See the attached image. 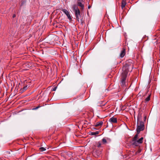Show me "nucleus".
<instances>
[{
    "instance_id": "nucleus-1",
    "label": "nucleus",
    "mask_w": 160,
    "mask_h": 160,
    "mask_svg": "<svg viewBox=\"0 0 160 160\" xmlns=\"http://www.w3.org/2000/svg\"><path fill=\"white\" fill-rule=\"evenodd\" d=\"M133 68L132 63L126 62L122 68V72L121 75L120 84L121 86L124 87L126 86V78L128 72L131 71Z\"/></svg>"
},
{
    "instance_id": "nucleus-2",
    "label": "nucleus",
    "mask_w": 160,
    "mask_h": 160,
    "mask_svg": "<svg viewBox=\"0 0 160 160\" xmlns=\"http://www.w3.org/2000/svg\"><path fill=\"white\" fill-rule=\"evenodd\" d=\"M145 128L144 123L142 121L137 122V133L139 134L141 131H143Z\"/></svg>"
},
{
    "instance_id": "nucleus-3",
    "label": "nucleus",
    "mask_w": 160,
    "mask_h": 160,
    "mask_svg": "<svg viewBox=\"0 0 160 160\" xmlns=\"http://www.w3.org/2000/svg\"><path fill=\"white\" fill-rule=\"evenodd\" d=\"M72 8L74 12L76 19L78 22H79V20L78 15H80L81 13L80 10L78 8V6L75 5H73Z\"/></svg>"
},
{
    "instance_id": "nucleus-4",
    "label": "nucleus",
    "mask_w": 160,
    "mask_h": 160,
    "mask_svg": "<svg viewBox=\"0 0 160 160\" xmlns=\"http://www.w3.org/2000/svg\"><path fill=\"white\" fill-rule=\"evenodd\" d=\"M143 139V138L141 137L138 140H137L134 142H132V145H134L135 146H138L139 144L142 143V142Z\"/></svg>"
},
{
    "instance_id": "nucleus-5",
    "label": "nucleus",
    "mask_w": 160,
    "mask_h": 160,
    "mask_svg": "<svg viewBox=\"0 0 160 160\" xmlns=\"http://www.w3.org/2000/svg\"><path fill=\"white\" fill-rule=\"evenodd\" d=\"M138 113L137 117V122H140V121H142V115L143 113L142 110L140 109L138 110Z\"/></svg>"
},
{
    "instance_id": "nucleus-6",
    "label": "nucleus",
    "mask_w": 160,
    "mask_h": 160,
    "mask_svg": "<svg viewBox=\"0 0 160 160\" xmlns=\"http://www.w3.org/2000/svg\"><path fill=\"white\" fill-rule=\"evenodd\" d=\"M101 153L100 152L96 150H94L92 152L93 156L96 158L100 157Z\"/></svg>"
},
{
    "instance_id": "nucleus-7",
    "label": "nucleus",
    "mask_w": 160,
    "mask_h": 160,
    "mask_svg": "<svg viewBox=\"0 0 160 160\" xmlns=\"http://www.w3.org/2000/svg\"><path fill=\"white\" fill-rule=\"evenodd\" d=\"M84 0H78L77 5L81 7L82 9H84Z\"/></svg>"
},
{
    "instance_id": "nucleus-8",
    "label": "nucleus",
    "mask_w": 160,
    "mask_h": 160,
    "mask_svg": "<svg viewBox=\"0 0 160 160\" xmlns=\"http://www.w3.org/2000/svg\"><path fill=\"white\" fill-rule=\"evenodd\" d=\"M62 11L65 14L68 18L70 20H72V18L68 11L65 8H62Z\"/></svg>"
},
{
    "instance_id": "nucleus-9",
    "label": "nucleus",
    "mask_w": 160,
    "mask_h": 160,
    "mask_svg": "<svg viewBox=\"0 0 160 160\" xmlns=\"http://www.w3.org/2000/svg\"><path fill=\"white\" fill-rule=\"evenodd\" d=\"M148 90H147L145 94H144L143 96L142 95V94H143L142 92V91H140L137 95L138 98H140V99L142 98L143 97H144L145 96H146L147 93H148Z\"/></svg>"
},
{
    "instance_id": "nucleus-10",
    "label": "nucleus",
    "mask_w": 160,
    "mask_h": 160,
    "mask_svg": "<svg viewBox=\"0 0 160 160\" xmlns=\"http://www.w3.org/2000/svg\"><path fill=\"white\" fill-rule=\"evenodd\" d=\"M138 133H137V134L135 135L134 137L133 138L132 140L130 141V143L132 145V142H134L136 141L137 140L138 138Z\"/></svg>"
},
{
    "instance_id": "nucleus-11",
    "label": "nucleus",
    "mask_w": 160,
    "mask_h": 160,
    "mask_svg": "<svg viewBox=\"0 0 160 160\" xmlns=\"http://www.w3.org/2000/svg\"><path fill=\"white\" fill-rule=\"evenodd\" d=\"M125 50V48H122V50L120 55V56L121 58H123L125 56L126 53Z\"/></svg>"
},
{
    "instance_id": "nucleus-12",
    "label": "nucleus",
    "mask_w": 160,
    "mask_h": 160,
    "mask_svg": "<svg viewBox=\"0 0 160 160\" xmlns=\"http://www.w3.org/2000/svg\"><path fill=\"white\" fill-rule=\"evenodd\" d=\"M109 121L112 123H117V118H115L114 117H112L109 119Z\"/></svg>"
},
{
    "instance_id": "nucleus-13",
    "label": "nucleus",
    "mask_w": 160,
    "mask_h": 160,
    "mask_svg": "<svg viewBox=\"0 0 160 160\" xmlns=\"http://www.w3.org/2000/svg\"><path fill=\"white\" fill-rule=\"evenodd\" d=\"M102 124L103 122L102 121H101L100 122H97L96 124L94 125L93 126L95 127H97L100 126H102Z\"/></svg>"
},
{
    "instance_id": "nucleus-14",
    "label": "nucleus",
    "mask_w": 160,
    "mask_h": 160,
    "mask_svg": "<svg viewBox=\"0 0 160 160\" xmlns=\"http://www.w3.org/2000/svg\"><path fill=\"white\" fill-rule=\"evenodd\" d=\"M126 5V2L125 1V0H122V4L121 5V7L122 9L125 7Z\"/></svg>"
},
{
    "instance_id": "nucleus-15",
    "label": "nucleus",
    "mask_w": 160,
    "mask_h": 160,
    "mask_svg": "<svg viewBox=\"0 0 160 160\" xmlns=\"http://www.w3.org/2000/svg\"><path fill=\"white\" fill-rule=\"evenodd\" d=\"M151 95L150 94L148 96V97L145 99L144 102L146 104L147 102H148L150 99Z\"/></svg>"
},
{
    "instance_id": "nucleus-16",
    "label": "nucleus",
    "mask_w": 160,
    "mask_h": 160,
    "mask_svg": "<svg viewBox=\"0 0 160 160\" xmlns=\"http://www.w3.org/2000/svg\"><path fill=\"white\" fill-rule=\"evenodd\" d=\"M28 85H26L24 87L22 88L21 89V92H22L25 91L28 88Z\"/></svg>"
},
{
    "instance_id": "nucleus-17",
    "label": "nucleus",
    "mask_w": 160,
    "mask_h": 160,
    "mask_svg": "<svg viewBox=\"0 0 160 160\" xmlns=\"http://www.w3.org/2000/svg\"><path fill=\"white\" fill-rule=\"evenodd\" d=\"M99 133V132L98 131H97L95 132H91L90 134L91 135H95L98 134Z\"/></svg>"
},
{
    "instance_id": "nucleus-18",
    "label": "nucleus",
    "mask_w": 160,
    "mask_h": 160,
    "mask_svg": "<svg viewBox=\"0 0 160 160\" xmlns=\"http://www.w3.org/2000/svg\"><path fill=\"white\" fill-rule=\"evenodd\" d=\"M81 21V25L83 26L84 24V20H83V18L80 19Z\"/></svg>"
},
{
    "instance_id": "nucleus-19",
    "label": "nucleus",
    "mask_w": 160,
    "mask_h": 160,
    "mask_svg": "<svg viewBox=\"0 0 160 160\" xmlns=\"http://www.w3.org/2000/svg\"><path fill=\"white\" fill-rule=\"evenodd\" d=\"M39 149L42 152L46 150L45 148L43 147H41L39 148Z\"/></svg>"
},
{
    "instance_id": "nucleus-20",
    "label": "nucleus",
    "mask_w": 160,
    "mask_h": 160,
    "mask_svg": "<svg viewBox=\"0 0 160 160\" xmlns=\"http://www.w3.org/2000/svg\"><path fill=\"white\" fill-rule=\"evenodd\" d=\"M102 142L103 144H105L107 142V140L105 138H103L102 139Z\"/></svg>"
},
{
    "instance_id": "nucleus-21",
    "label": "nucleus",
    "mask_w": 160,
    "mask_h": 160,
    "mask_svg": "<svg viewBox=\"0 0 160 160\" xmlns=\"http://www.w3.org/2000/svg\"><path fill=\"white\" fill-rule=\"evenodd\" d=\"M10 154V151H7L5 152V155L7 157H8V155Z\"/></svg>"
},
{
    "instance_id": "nucleus-22",
    "label": "nucleus",
    "mask_w": 160,
    "mask_h": 160,
    "mask_svg": "<svg viewBox=\"0 0 160 160\" xmlns=\"http://www.w3.org/2000/svg\"><path fill=\"white\" fill-rule=\"evenodd\" d=\"M101 142H98V145H97V147H98V148H99L101 147Z\"/></svg>"
},
{
    "instance_id": "nucleus-23",
    "label": "nucleus",
    "mask_w": 160,
    "mask_h": 160,
    "mask_svg": "<svg viewBox=\"0 0 160 160\" xmlns=\"http://www.w3.org/2000/svg\"><path fill=\"white\" fill-rule=\"evenodd\" d=\"M146 118H147L146 116V115L144 116V118H143L144 121L146 122Z\"/></svg>"
},
{
    "instance_id": "nucleus-24",
    "label": "nucleus",
    "mask_w": 160,
    "mask_h": 160,
    "mask_svg": "<svg viewBox=\"0 0 160 160\" xmlns=\"http://www.w3.org/2000/svg\"><path fill=\"white\" fill-rule=\"evenodd\" d=\"M57 88V87H55L52 89V91H55Z\"/></svg>"
},
{
    "instance_id": "nucleus-25",
    "label": "nucleus",
    "mask_w": 160,
    "mask_h": 160,
    "mask_svg": "<svg viewBox=\"0 0 160 160\" xmlns=\"http://www.w3.org/2000/svg\"><path fill=\"white\" fill-rule=\"evenodd\" d=\"M38 107H37L36 108H33L32 110H36V109H38Z\"/></svg>"
},
{
    "instance_id": "nucleus-26",
    "label": "nucleus",
    "mask_w": 160,
    "mask_h": 160,
    "mask_svg": "<svg viewBox=\"0 0 160 160\" xmlns=\"http://www.w3.org/2000/svg\"><path fill=\"white\" fill-rule=\"evenodd\" d=\"M78 18H79V19H81V18H82V17L81 16V15H80H80H78Z\"/></svg>"
},
{
    "instance_id": "nucleus-27",
    "label": "nucleus",
    "mask_w": 160,
    "mask_h": 160,
    "mask_svg": "<svg viewBox=\"0 0 160 160\" xmlns=\"http://www.w3.org/2000/svg\"><path fill=\"white\" fill-rule=\"evenodd\" d=\"M16 17V15L15 14H13L12 16V18H14Z\"/></svg>"
},
{
    "instance_id": "nucleus-28",
    "label": "nucleus",
    "mask_w": 160,
    "mask_h": 160,
    "mask_svg": "<svg viewBox=\"0 0 160 160\" xmlns=\"http://www.w3.org/2000/svg\"><path fill=\"white\" fill-rule=\"evenodd\" d=\"M91 6H90V5H89V6H88V9H89V8H91Z\"/></svg>"
},
{
    "instance_id": "nucleus-29",
    "label": "nucleus",
    "mask_w": 160,
    "mask_h": 160,
    "mask_svg": "<svg viewBox=\"0 0 160 160\" xmlns=\"http://www.w3.org/2000/svg\"><path fill=\"white\" fill-rule=\"evenodd\" d=\"M96 129L95 128H92V129L93 130H95V129Z\"/></svg>"
},
{
    "instance_id": "nucleus-30",
    "label": "nucleus",
    "mask_w": 160,
    "mask_h": 160,
    "mask_svg": "<svg viewBox=\"0 0 160 160\" xmlns=\"http://www.w3.org/2000/svg\"><path fill=\"white\" fill-rule=\"evenodd\" d=\"M38 108H39L40 107H41V106H40V105H38V106H37Z\"/></svg>"
},
{
    "instance_id": "nucleus-31",
    "label": "nucleus",
    "mask_w": 160,
    "mask_h": 160,
    "mask_svg": "<svg viewBox=\"0 0 160 160\" xmlns=\"http://www.w3.org/2000/svg\"><path fill=\"white\" fill-rule=\"evenodd\" d=\"M105 104H106V103H104V104H102V106H104V105H105Z\"/></svg>"
},
{
    "instance_id": "nucleus-32",
    "label": "nucleus",
    "mask_w": 160,
    "mask_h": 160,
    "mask_svg": "<svg viewBox=\"0 0 160 160\" xmlns=\"http://www.w3.org/2000/svg\"><path fill=\"white\" fill-rule=\"evenodd\" d=\"M143 102H144L143 101H142V103H143Z\"/></svg>"
}]
</instances>
